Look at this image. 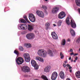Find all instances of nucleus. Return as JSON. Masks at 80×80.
<instances>
[{"label": "nucleus", "instance_id": "obj_17", "mask_svg": "<svg viewBox=\"0 0 80 80\" xmlns=\"http://www.w3.org/2000/svg\"><path fill=\"white\" fill-rule=\"evenodd\" d=\"M48 52V54L50 57H53V53L52 51L50 50H49Z\"/></svg>", "mask_w": 80, "mask_h": 80}, {"label": "nucleus", "instance_id": "obj_14", "mask_svg": "<svg viewBox=\"0 0 80 80\" xmlns=\"http://www.w3.org/2000/svg\"><path fill=\"white\" fill-rule=\"evenodd\" d=\"M51 68L50 66H47L44 68V72H49Z\"/></svg>", "mask_w": 80, "mask_h": 80}, {"label": "nucleus", "instance_id": "obj_6", "mask_svg": "<svg viewBox=\"0 0 80 80\" xmlns=\"http://www.w3.org/2000/svg\"><path fill=\"white\" fill-rule=\"evenodd\" d=\"M35 37V35L33 33H29L26 35V37L28 39L30 40L31 39H33Z\"/></svg>", "mask_w": 80, "mask_h": 80}, {"label": "nucleus", "instance_id": "obj_3", "mask_svg": "<svg viewBox=\"0 0 80 80\" xmlns=\"http://www.w3.org/2000/svg\"><path fill=\"white\" fill-rule=\"evenodd\" d=\"M28 18L30 21L32 22H35V18L32 14H29Z\"/></svg>", "mask_w": 80, "mask_h": 80}, {"label": "nucleus", "instance_id": "obj_43", "mask_svg": "<svg viewBox=\"0 0 80 80\" xmlns=\"http://www.w3.org/2000/svg\"><path fill=\"white\" fill-rule=\"evenodd\" d=\"M67 66L68 67H70V64H67Z\"/></svg>", "mask_w": 80, "mask_h": 80}, {"label": "nucleus", "instance_id": "obj_15", "mask_svg": "<svg viewBox=\"0 0 80 80\" xmlns=\"http://www.w3.org/2000/svg\"><path fill=\"white\" fill-rule=\"evenodd\" d=\"M50 25V24L48 22H47L45 24V26L46 27V30H47L49 28V26Z\"/></svg>", "mask_w": 80, "mask_h": 80}, {"label": "nucleus", "instance_id": "obj_53", "mask_svg": "<svg viewBox=\"0 0 80 80\" xmlns=\"http://www.w3.org/2000/svg\"><path fill=\"white\" fill-rule=\"evenodd\" d=\"M46 2H48V0H44Z\"/></svg>", "mask_w": 80, "mask_h": 80}, {"label": "nucleus", "instance_id": "obj_9", "mask_svg": "<svg viewBox=\"0 0 80 80\" xmlns=\"http://www.w3.org/2000/svg\"><path fill=\"white\" fill-rule=\"evenodd\" d=\"M51 35L53 39L57 40L58 39V36L55 32H52L51 33Z\"/></svg>", "mask_w": 80, "mask_h": 80}, {"label": "nucleus", "instance_id": "obj_12", "mask_svg": "<svg viewBox=\"0 0 80 80\" xmlns=\"http://www.w3.org/2000/svg\"><path fill=\"white\" fill-rule=\"evenodd\" d=\"M58 11V7H56L53 8L52 11V13H56Z\"/></svg>", "mask_w": 80, "mask_h": 80}, {"label": "nucleus", "instance_id": "obj_38", "mask_svg": "<svg viewBox=\"0 0 80 80\" xmlns=\"http://www.w3.org/2000/svg\"><path fill=\"white\" fill-rule=\"evenodd\" d=\"M40 62H44V60H43V58H41Z\"/></svg>", "mask_w": 80, "mask_h": 80}, {"label": "nucleus", "instance_id": "obj_18", "mask_svg": "<svg viewBox=\"0 0 80 80\" xmlns=\"http://www.w3.org/2000/svg\"><path fill=\"white\" fill-rule=\"evenodd\" d=\"M24 57L25 58H30V55L29 54L26 53L24 54Z\"/></svg>", "mask_w": 80, "mask_h": 80}, {"label": "nucleus", "instance_id": "obj_21", "mask_svg": "<svg viewBox=\"0 0 80 80\" xmlns=\"http://www.w3.org/2000/svg\"><path fill=\"white\" fill-rule=\"evenodd\" d=\"M76 76L78 78H80V72L79 71H78L77 72H76Z\"/></svg>", "mask_w": 80, "mask_h": 80}, {"label": "nucleus", "instance_id": "obj_25", "mask_svg": "<svg viewBox=\"0 0 80 80\" xmlns=\"http://www.w3.org/2000/svg\"><path fill=\"white\" fill-rule=\"evenodd\" d=\"M44 14L43 13L42 11H40V17H41V18H44Z\"/></svg>", "mask_w": 80, "mask_h": 80}, {"label": "nucleus", "instance_id": "obj_36", "mask_svg": "<svg viewBox=\"0 0 80 80\" xmlns=\"http://www.w3.org/2000/svg\"><path fill=\"white\" fill-rule=\"evenodd\" d=\"M23 18H24V19H25V20H26V21L28 20V19H27V17L26 16H24Z\"/></svg>", "mask_w": 80, "mask_h": 80}, {"label": "nucleus", "instance_id": "obj_31", "mask_svg": "<svg viewBox=\"0 0 80 80\" xmlns=\"http://www.w3.org/2000/svg\"><path fill=\"white\" fill-rule=\"evenodd\" d=\"M60 56H61V59H63V57H64V56H63V54H62V53L60 52Z\"/></svg>", "mask_w": 80, "mask_h": 80}, {"label": "nucleus", "instance_id": "obj_1", "mask_svg": "<svg viewBox=\"0 0 80 80\" xmlns=\"http://www.w3.org/2000/svg\"><path fill=\"white\" fill-rule=\"evenodd\" d=\"M31 63L33 66L35 70H38V66L37 64V62L35 61L32 60L31 61Z\"/></svg>", "mask_w": 80, "mask_h": 80}, {"label": "nucleus", "instance_id": "obj_13", "mask_svg": "<svg viewBox=\"0 0 80 80\" xmlns=\"http://www.w3.org/2000/svg\"><path fill=\"white\" fill-rule=\"evenodd\" d=\"M59 76L62 79L64 78L65 77V74L64 73V72L61 71L60 73Z\"/></svg>", "mask_w": 80, "mask_h": 80}, {"label": "nucleus", "instance_id": "obj_22", "mask_svg": "<svg viewBox=\"0 0 80 80\" xmlns=\"http://www.w3.org/2000/svg\"><path fill=\"white\" fill-rule=\"evenodd\" d=\"M25 45L27 48H30L32 47L31 44L29 43H26L25 44Z\"/></svg>", "mask_w": 80, "mask_h": 80}, {"label": "nucleus", "instance_id": "obj_35", "mask_svg": "<svg viewBox=\"0 0 80 80\" xmlns=\"http://www.w3.org/2000/svg\"><path fill=\"white\" fill-rule=\"evenodd\" d=\"M42 8H43V9H44V10H47V8L46 7V6H42Z\"/></svg>", "mask_w": 80, "mask_h": 80}, {"label": "nucleus", "instance_id": "obj_34", "mask_svg": "<svg viewBox=\"0 0 80 80\" xmlns=\"http://www.w3.org/2000/svg\"><path fill=\"white\" fill-rule=\"evenodd\" d=\"M36 59L38 61H40V57H36Z\"/></svg>", "mask_w": 80, "mask_h": 80}, {"label": "nucleus", "instance_id": "obj_29", "mask_svg": "<svg viewBox=\"0 0 80 80\" xmlns=\"http://www.w3.org/2000/svg\"><path fill=\"white\" fill-rule=\"evenodd\" d=\"M19 49L20 51H23V50H24V49H23V47H22V46H20L19 47Z\"/></svg>", "mask_w": 80, "mask_h": 80}, {"label": "nucleus", "instance_id": "obj_23", "mask_svg": "<svg viewBox=\"0 0 80 80\" xmlns=\"http://www.w3.org/2000/svg\"><path fill=\"white\" fill-rule=\"evenodd\" d=\"M66 23H67V24L68 25H70V21H69V17L67 18L66 19Z\"/></svg>", "mask_w": 80, "mask_h": 80}, {"label": "nucleus", "instance_id": "obj_19", "mask_svg": "<svg viewBox=\"0 0 80 80\" xmlns=\"http://www.w3.org/2000/svg\"><path fill=\"white\" fill-rule=\"evenodd\" d=\"M33 29V26L30 25H28V30L29 31H32Z\"/></svg>", "mask_w": 80, "mask_h": 80}, {"label": "nucleus", "instance_id": "obj_26", "mask_svg": "<svg viewBox=\"0 0 80 80\" xmlns=\"http://www.w3.org/2000/svg\"><path fill=\"white\" fill-rule=\"evenodd\" d=\"M25 58V61L26 62H30V58Z\"/></svg>", "mask_w": 80, "mask_h": 80}, {"label": "nucleus", "instance_id": "obj_52", "mask_svg": "<svg viewBox=\"0 0 80 80\" xmlns=\"http://www.w3.org/2000/svg\"><path fill=\"white\" fill-rule=\"evenodd\" d=\"M71 62H73V59H72V60H71Z\"/></svg>", "mask_w": 80, "mask_h": 80}, {"label": "nucleus", "instance_id": "obj_37", "mask_svg": "<svg viewBox=\"0 0 80 80\" xmlns=\"http://www.w3.org/2000/svg\"><path fill=\"white\" fill-rule=\"evenodd\" d=\"M69 71L71 73L72 72V67L71 66H70L69 67Z\"/></svg>", "mask_w": 80, "mask_h": 80}, {"label": "nucleus", "instance_id": "obj_50", "mask_svg": "<svg viewBox=\"0 0 80 80\" xmlns=\"http://www.w3.org/2000/svg\"><path fill=\"white\" fill-rule=\"evenodd\" d=\"M66 80H70V79L69 78H67L66 79Z\"/></svg>", "mask_w": 80, "mask_h": 80}, {"label": "nucleus", "instance_id": "obj_8", "mask_svg": "<svg viewBox=\"0 0 80 80\" xmlns=\"http://www.w3.org/2000/svg\"><path fill=\"white\" fill-rule=\"evenodd\" d=\"M65 17V13L63 12H62L59 13L58 15V17L59 18L62 19Z\"/></svg>", "mask_w": 80, "mask_h": 80}, {"label": "nucleus", "instance_id": "obj_16", "mask_svg": "<svg viewBox=\"0 0 80 80\" xmlns=\"http://www.w3.org/2000/svg\"><path fill=\"white\" fill-rule=\"evenodd\" d=\"M70 32L72 36H75V32L73 29L72 28L70 29Z\"/></svg>", "mask_w": 80, "mask_h": 80}, {"label": "nucleus", "instance_id": "obj_32", "mask_svg": "<svg viewBox=\"0 0 80 80\" xmlns=\"http://www.w3.org/2000/svg\"><path fill=\"white\" fill-rule=\"evenodd\" d=\"M37 13L38 15V16H39V17H40V12L39 11H37Z\"/></svg>", "mask_w": 80, "mask_h": 80}, {"label": "nucleus", "instance_id": "obj_41", "mask_svg": "<svg viewBox=\"0 0 80 80\" xmlns=\"http://www.w3.org/2000/svg\"><path fill=\"white\" fill-rule=\"evenodd\" d=\"M75 60H78V57L77 56H76V58H75Z\"/></svg>", "mask_w": 80, "mask_h": 80}, {"label": "nucleus", "instance_id": "obj_40", "mask_svg": "<svg viewBox=\"0 0 80 80\" xmlns=\"http://www.w3.org/2000/svg\"><path fill=\"white\" fill-rule=\"evenodd\" d=\"M78 55V53H75L74 54V56H77Z\"/></svg>", "mask_w": 80, "mask_h": 80}, {"label": "nucleus", "instance_id": "obj_28", "mask_svg": "<svg viewBox=\"0 0 80 80\" xmlns=\"http://www.w3.org/2000/svg\"><path fill=\"white\" fill-rule=\"evenodd\" d=\"M65 40L63 39L62 41V43H61L62 45H65Z\"/></svg>", "mask_w": 80, "mask_h": 80}, {"label": "nucleus", "instance_id": "obj_39", "mask_svg": "<svg viewBox=\"0 0 80 80\" xmlns=\"http://www.w3.org/2000/svg\"><path fill=\"white\" fill-rule=\"evenodd\" d=\"M38 54L39 55V56H40V50H39L38 52Z\"/></svg>", "mask_w": 80, "mask_h": 80}, {"label": "nucleus", "instance_id": "obj_27", "mask_svg": "<svg viewBox=\"0 0 80 80\" xmlns=\"http://www.w3.org/2000/svg\"><path fill=\"white\" fill-rule=\"evenodd\" d=\"M62 23V21L61 20H60L58 21V26H61Z\"/></svg>", "mask_w": 80, "mask_h": 80}, {"label": "nucleus", "instance_id": "obj_49", "mask_svg": "<svg viewBox=\"0 0 80 80\" xmlns=\"http://www.w3.org/2000/svg\"><path fill=\"white\" fill-rule=\"evenodd\" d=\"M71 59H72V58L71 57H70L69 58V60H71Z\"/></svg>", "mask_w": 80, "mask_h": 80}, {"label": "nucleus", "instance_id": "obj_4", "mask_svg": "<svg viewBox=\"0 0 80 80\" xmlns=\"http://www.w3.org/2000/svg\"><path fill=\"white\" fill-rule=\"evenodd\" d=\"M47 52L44 49L40 50V55L43 57H47Z\"/></svg>", "mask_w": 80, "mask_h": 80}, {"label": "nucleus", "instance_id": "obj_44", "mask_svg": "<svg viewBox=\"0 0 80 80\" xmlns=\"http://www.w3.org/2000/svg\"><path fill=\"white\" fill-rule=\"evenodd\" d=\"M70 52H73V50L72 49H70Z\"/></svg>", "mask_w": 80, "mask_h": 80}, {"label": "nucleus", "instance_id": "obj_2", "mask_svg": "<svg viewBox=\"0 0 80 80\" xmlns=\"http://www.w3.org/2000/svg\"><path fill=\"white\" fill-rule=\"evenodd\" d=\"M24 62V60L22 58L19 57L16 60V62L18 65H21Z\"/></svg>", "mask_w": 80, "mask_h": 80}, {"label": "nucleus", "instance_id": "obj_11", "mask_svg": "<svg viewBox=\"0 0 80 80\" xmlns=\"http://www.w3.org/2000/svg\"><path fill=\"white\" fill-rule=\"evenodd\" d=\"M20 28L22 30H26L27 28V26L26 24H20Z\"/></svg>", "mask_w": 80, "mask_h": 80}, {"label": "nucleus", "instance_id": "obj_46", "mask_svg": "<svg viewBox=\"0 0 80 80\" xmlns=\"http://www.w3.org/2000/svg\"><path fill=\"white\" fill-rule=\"evenodd\" d=\"M71 55H74V53H73V52L71 53Z\"/></svg>", "mask_w": 80, "mask_h": 80}, {"label": "nucleus", "instance_id": "obj_7", "mask_svg": "<svg viewBox=\"0 0 80 80\" xmlns=\"http://www.w3.org/2000/svg\"><path fill=\"white\" fill-rule=\"evenodd\" d=\"M22 71L24 72H30V68L27 66H24L22 68Z\"/></svg>", "mask_w": 80, "mask_h": 80}, {"label": "nucleus", "instance_id": "obj_48", "mask_svg": "<svg viewBox=\"0 0 80 80\" xmlns=\"http://www.w3.org/2000/svg\"><path fill=\"white\" fill-rule=\"evenodd\" d=\"M70 39H68V42H70Z\"/></svg>", "mask_w": 80, "mask_h": 80}, {"label": "nucleus", "instance_id": "obj_54", "mask_svg": "<svg viewBox=\"0 0 80 80\" xmlns=\"http://www.w3.org/2000/svg\"><path fill=\"white\" fill-rule=\"evenodd\" d=\"M74 62H76V61L75 60H74Z\"/></svg>", "mask_w": 80, "mask_h": 80}, {"label": "nucleus", "instance_id": "obj_51", "mask_svg": "<svg viewBox=\"0 0 80 80\" xmlns=\"http://www.w3.org/2000/svg\"><path fill=\"white\" fill-rule=\"evenodd\" d=\"M64 63H67V61H64Z\"/></svg>", "mask_w": 80, "mask_h": 80}, {"label": "nucleus", "instance_id": "obj_24", "mask_svg": "<svg viewBox=\"0 0 80 80\" xmlns=\"http://www.w3.org/2000/svg\"><path fill=\"white\" fill-rule=\"evenodd\" d=\"M41 78L42 79H43V80H48L47 78V77H46V76L44 75H42V76Z\"/></svg>", "mask_w": 80, "mask_h": 80}, {"label": "nucleus", "instance_id": "obj_5", "mask_svg": "<svg viewBox=\"0 0 80 80\" xmlns=\"http://www.w3.org/2000/svg\"><path fill=\"white\" fill-rule=\"evenodd\" d=\"M58 76V74L56 72H53L51 76V79L52 80H56L57 76Z\"/></svg>", "mask_w": 80, "mask_h": 80}, {"label": "nucleus", "instance_id": "obj_33", "mask_svg": "<svg viewBox=\"0 0 80 80\" xmlns=\"http://www.w3.org/2000/svg\"><path fill=\"white\" fill-rule=\"evenodd\" d=\"M14 53H15V54H16V55H17L19 54V53H18V51H17V50H14Z\"/></svg>", "mask_w": 80, "mask_h": 80}, {"label": "nucleus", "instance_id": "obj_10", "mask_svg": "<svg viewBox=\"0 0 80 80\" xmlns=\"http://www.w3.org/2000/svg\"><path fill=\"white\" fill-rule=\"evenodd\" d=\"M71 25L72 28H76V24L73 20H71Z\"/></svg>", "mask_w": 80, "mask_h": 80}, {"label": "nucleus", "instance_id": "obj_47", "mask_svg": "<svg viewBox=\"0 0 80 80\" xmlns=\"http://www.w3.org/2000/svg\"><path fill=\"white\" fill-rule=\"evenodd\" d=\"M53 26H54V27H56V24H53Z\"/></svg>", "mask_w": 80, "mask_h": 80}, {"label": "nucleus", "instance_id": "obj_20", "mask_svg": "<svg viewBox=\"0 0 80 80\" xmlns=\"http://www.w3.org/2000/svg\"><path fill=\"white\" fill-rule=\"evenodd\" d=\"M75 2L77 6L78 7H80V1L76 0Z\"/></svg>", "mask_w": 80, "mask_h": 80}, {"label": "nucleus", "instance_id": "obj_30", "mask_svg": "<svg viewBox=\"0 0 80 80\" xmlns=\"http://www.w3.org/2000/svg\"><path fill=\"white\" fill-rule=\"evenodd\" d=\"M20 22L21 23H27V22L25 21V20L23 19H21L20 20Z\"/></svg>", "mask_w": 80, "mask_h": 80}, {"label": "nucleus", "instance_id": "obj_42", "mask_svg": "<svg viewBox=\"0 0 80 80\" xmlns=\"http://www.w3.org/2000/svg\"><path fill=\"white\" fill-rule=\"evenodd\" d=\"M66 64H63V66L64 67H66Z\"/></svg>", "mask_w": 80, "mask_h": 80}, {"label": "nucleus", "instance_id": "obj_45", "mask_svg": "<svg viewBox=\"0 0 80 80\" xmlns=\"http://www.w3.org/2000/svg\"><path fill=\"white\" fill-rule=\"evenodd\" d=\"M28 23H30V21H28V20L26 21Z\"/></svg>", "mask_w": 80, "mask_h": 80}]
</instances>
